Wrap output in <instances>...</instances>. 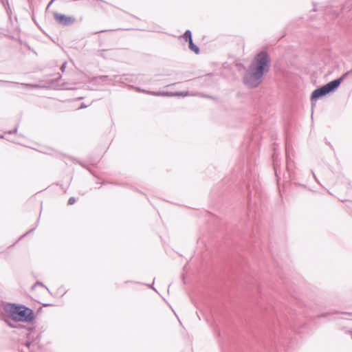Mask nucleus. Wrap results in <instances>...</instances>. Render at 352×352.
<instances>
[{"instance_id": "f257e3e1", "label": "nucleus", "mask_w": 352, "mask_h": 352, "mask_svg": "<svg viewBox=\"0 0 352 352\" xmlns=\"http://www.w3.org/2000/svg\"><path fill=\"white\" fill-rule=\"evenodd\" d=\"M270 58L266 52H261L255 56L243 77L244 84L249 88H255L262 82L263 76L270 69Z\"/></svg>"}, {"instance_id": "f03ea898", "label": "nucleus", "mask_w": 352, "mask_h": 352, "mask_svg": "<svg viewBox=\"0 0 352 352\" xmlns=\"http://www.w3.org/2000/svg\"><path fill=\"white\" fill-rule=\"evenodd\" d=\"M4 310L7 315L14 321L30 322L34 319L32 309L25 305L8 303L5 305Z\"/></svg>"}, {"instance_id": "7ed1b4c3", "label": "nucleus", "mask_w": 352, "mask_h": 352, "mask_svg": "<svg viewBox=\"0 0 352 352\" xmlns=\"http://www.w3.org/2000/svg\"><path fill=\"white\" fill-rule=\"evenodd\" d=\"M346 74H344L340 78L335 79L327 84L315 89L311 94V100H316L318 98L335 91L341 84Z\"/></svg>"}, {"instance_id": "20e7f679", "label": "nucleus", "mask_w": 352, "mask_h": 352, "mask_svg": "<svg viewBox=\"0 0 352 352\" xmlns=\"http://www.w3.org/2000/svg\"><path fill=\"white\" fill-rule=\"evenodd\" d=\"M53 16L58 24L64 26L72 25L76 21L75 17L72 16H66L56 12L53 13Z\"/></svg>"}, {"instance_id": "39448f33", "label": "nucleus", "mask_w": 352, "mask_h": 352, "mask_svg": "<svg viewBox=\"0 0 352 352\" xmlns=\"http://www.w3.org/2000/svg\"><path fill=\"white\" fill-rule=\"evenodd\" d=\"M138 90L139 91H142V92L146 93L147 94L156 96H182V97H185V96H190V94L187 91L186 92H175V93L166 92V91H151L142 90L139 88L138 89Z\"/></svg>"}, {"instance_id": "423d86ee", "label": "nucleus", "mask_w": 352, "mask_h": 352, "mask_svg": "<svg viewBox=\"0 0 352 352\" xmlns=\"http://www.w3.org/2000/svg\"><path fill=\"white\" fill-rule=\"evenodd\" d=\"M189 42V48L190 50L193 51L195 54L199 53V48L193 43L192 39H190Z\"/></svg>"}, {"instance_id": "0eeeda50", "label": "nucleus", "mask_w": 352, "mask_h": 352, "mask_svg": "<svg viewBox=\"0 0 352 352\" xmlns=\"http://www.w3.org/2000/svg\"><path fill=\"white\" fill-rule=\"evenodd\" d=\"M184 38L186 41H190V39H192V34L190 30H186L185 32V33L184 34Z\"/></svg>"}, {"instance_id": "6e6552de", "label": "nucleus", "mask_w": 352, "mask_h": 352, "mask_svg": "<svg viewBox=\"0 0 352 352\" xmlns=\"http://www.w3.org/2000/svg\"><path fill=\"white\" fill-rule=\"evenodd\" d=\"M75 201H76V199L74 197H72L68 200V204L72 205L75 203Z\"/></svg>"}, {"instance_id": "1a4fd4ad", "label": "nucleus", "mask_w": 352, "mask_h": 352, "mask_svg": "<svg viewBox=\"0 0 352 352\" xmlns=\"http://www.w3.org/2000/svg\"><path fill=\"white\" fill-rule=\"evenodd\" d=\"M289 158L287 157V168L288 170V171H289Z\"/></svg>"}, {"instance_id": "9d476101", "label": "nucleus", "mask_w": 352, "mask_h": 352, "mask_svg": "<svg viewBox=\"0 0 352 352\" xmlns=\"http://www.w3.org/2000/svg\"><path fill=\"white\" fill-rule=\"evenodd\" d=\"M65 66H66V63H64L61 65L60 69H61L62 72H63V71L65 70Z\"/></svg>"}, {"instance_id": "9b49d317", "label": "nucleus", "mask_w": 352, "mask_h": 352, "mask_svg": "<svg viewBox=\"0 0 352 352\" xmlns=\"http://www.w3.org/2000/svg\"><path fill=\"white\" fill-rule=\"evenodd\" d=\"M274 169H275V173L277 175V168H276V164L275 160H274Z\"/></svg>"}, {"instance_id": "f8f14e48", "label": "nucleus", "mask_w": 352, "mask_h": 352, "mask_svg": "<svg viewBox=\"0 0 352 352\" xmlns=\"http://www.w3.org/2000/svg\"><path fill=\"white\" fill-rule=\"evenodd\" d=\"M34 229H35V228H34L32 230H30V231L27 232L23 236H24L28 234L29 233L32 232Z\"/></svg>"}, {"instance_id": "ddd939ff", "label": "nucleus", "mask_w": 352, "mask_h": 352, "mask_svg": "<svg viewBox=\"0 0 352 352\" xmlns=\"http://www.w3.org/2000/svg\"><path fill=\"white\" fill-rule=\"evenodd\" d=\"M36 285H41V286H42V287H43V286H44V285H43V283H39V282H37V283L35 284V286H36Z\"/></svg>"}, {"instance_id": "4468645a", "label": "nucleus", "mask_w": 352, "mask_h": 352, "mask_svg": "<svg viewBox=\"0 0 352 352\" xmlns=\"http://www.w3.org/2000/svg\"><path fill=\"white\" fill-rule=\"evenodd\" d=\"M311 173H312L313 177H314V178L315 179V180H316V181H317L316 176L315 173H314V171H311Z\"/></svg>"}, {"instance_id": "2eb2a0df", "label": "nucleus", "mask_w": 352, "mask_h": 352, "mask_svg": "<svg viewBox=\"0 0 352 352\" xmlns=\"http://www.w3.org/2000/svg\"><path fill=\"white\" fill-rule=\"evenodd\" d=\"M30 344H31V342H27L25 343V345H26L28 347H30Z\"/></svg>"}, {"instance_id": "dca6fc26", "label": "nucleus", "mask_w": 352, "mask_h": 352, "mask_svg": "<svg viewBox=\"0 0 352 352\" xmlns=\"http://www.w3.org/2000/svg\"><path fill=\"white\" fill-rule=\"evenodd\" d=\"M85 107H87V106H86V105L82 104V105L80 107V108H79V109H83V108H85Z\"/></svg>"}, {"instance_id": "f3484780", "label": "nucleus", "mask_w": 352, "mask_h": 352, "mask_svg": "<svg viewBox=\"0 0 352 352\" xmlns=\"http://www.w3.org/2000/svg\"><path fill=\"white\" fill-rule=\"evenodd\" d=\"M53 1H54V0H52V1H50V3H49L48 6H49L50 4H52Z\"/></svg>"}, {"instance_id": "a211bd4d", "label": "nucleus", "mask_w": 352, "mask_h": 352, "mask_svg": "<svg viewBox=\"0 0 352 352\" xmlns=\"http://www.w3.org/2000/svg\"><path fill=\"white\" fill-rule=\"evenodd\" d=\"M17 128H15L14 132H16Z\"/></svg>"}, {"instance_id": "6ab92c4d", "label": "nucleus", "mask_w": 352, "mask_h": 352, "mask_svg": "<svg viewBox=\"0 0 352 352\" xmlns=\"http://www.w3.org/2000/svg\"><path fill=\"white\" fill-rule=\"evenodd\" d=\"M104 32V30H101L100 32H98L97 33H98V32Z\"/></svg>"}]
</instances>
